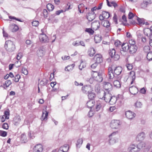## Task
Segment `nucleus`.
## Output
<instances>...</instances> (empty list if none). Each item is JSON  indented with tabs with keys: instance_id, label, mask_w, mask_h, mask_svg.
I'll use <instances>...</instances> for the list:
<instances>
[{
	"instance_id": "obj_22",
	"label": "nucleus",
	"mask_w": 152,
	"mask_h": 152,
	"mask_svg": "<svg viewBox=\"0 0 152 152\" xmlns=\"http://www.w3.org/2000/svg\"><path fill=\"white\" fill-rule=\"evenodd\" d=\"M48 114V112L46 110H43L42 113L41 118L42 121H46L47 119V117Z\"/></svg>"
},
{
	"instance_id": "obj_39",
	"label": "nucleus",
	"mask_w": 152,
	"mask_h": 152,
	"mask_svg": "<svg viewBox=\"0 0 152 152\" xmlns=\"http://www.w3.org/2000/svg\"><path fill=\"white\" fill-rule=\"evenodd\" d=\"M102 14L105 19H108L110 16V14L109 12L105 11L102 12Z\"/></svg>"
},
{
	"instance_id": "obj_29",
	"label": "nucleus",
	"mask_w": 152,
	"mask_h": 152,
	"mask_svg": "<svg viewBox=\"0 0 152 152\" xmlns=\"http://www.w3.org/2000/svg\"><path fill=\"white\" fill-rule=\"evenodd\" d=\"M129 75L131 76L132 81L131 82V84H132L133 83L136 78L135 73L133 71H131L130 72Z\"/></svg>"
},
{
	"instance_id": "obj_35",
	"label": "nucleus",
	"mask_w": 152,
	"mask_h": 152,
	"mask_svg": "<svg viewBox=\"0 0 152 152\" xmlns=\"http://www.w3.org/2000/svg\"><path fill=\"white\" fill-rule=\"evenodd\" d=\"M21 121V119L19 117H17L15 118L13 120L14 123L16 125H18Z\"/></svg>"
},
{
	"instance_id": "obj_36",
	"label": "nucleus",
	"mask_w": 152,
	"mask_h": 152,
	"mask_svg": "<svg viewBox=\"0 0 152 152\" xmlns=\"http://www.w3.org/2000/svg\"><path fill=\"white\" fill-rule=\"evenodd\" d=\"M47 8L49 11H52L54 9V6L51 4H48L47 5Z\"/></svg>"
},
{
	"instance_id": "obj_43",
	"label": "nucleus",
	"mask_w": 152,
	"mask_h": 152,
	"mask_svg": "<svg viewBox=\"0 0 152 152\" xmlns=\"http://www.w3.org/2000/svg\"><path fill=\"white\" fill-rule=\"evenodd\" d=\"M147 59L149 61L152 60V52H149L147 55Z\"/></svg>"
},
{
	"instance_id": "obj_33",
	"label": "nucleus",
	"mask_w": 152,
	"mask_h": 152,
	"mask_svg": "<svg viewBox=\"0 0 152 152\" xmlns=\"http://www.w3.org/2000/svg\"><path fill=\"white\" fill-rule=\"evenodd\" d=\"M107 5L109 7L112 6H114L115 7L117 6L118 5L114 1H111L110 3L108 0H106Z\"/></svg>"
},
{
	"instance_id": "obj_48",
	"label": "nucleus",
	"mask_w": 152,
	"mask_h": 152,
	"mask_svg": "<svg viewBox=\"0 0 152 152\" xmlns=\"http://www.w3.org/2000/svg\"><path fill=\"white\" fill-rule=\"evenodd\" d=\"M85 31L88 32L90 34H92L94 33V31L90 28H86L85 30Z\"/></svg>"
},
{
	"instance_id": "obj_4",
	"label": "nucleus",
	"mask_w": 152,
	"mask_h": 152,
	"mask_svg": "<svg viewBox=\"0 0 152 152\" xmlns=\"http://www.w3.org/2000/svg\"><path fill=\"white\" fill-rule=\"evenodd\" d=\"M128 152H139L140 151L139 144L136 145L134 144H131L129 147L127 149Z\"/></svg>"
},
{
	"instance_id": "obj_8",
	"label": "nucleus",
	"mask_w": 152,
	"mask_h": 152,
	"mask_svg": "<svg viewBox=\"0 0 152 152\" xmlns=\"http://www.w3.org/2000/svg\"><path fill=\"white\" fill-rule=\"evenodd\" d=\"M82 91L84 94H88L93 91L92 87L90 85H86L82 88Z\"/></svg>"
},
{
	"instance_id": "obj_45",
	"label": "nucleus",
	"mask_w": 152,
	"mask_h": 152,
	"mask_svg": "<svg viewBox=\"0 0 152 152\" xmlns=\"http://www.w3.org/2000/svg\"><path fill=\"white\" fill-rule=\"evenodd\" d=\"M60 148H62V149H63L64 152H67L69 149V147L67 145L61 147Z\"/></svg>"
},
{
	"instance_id": "obj_54",
	"label": "nucleus",
	"mask_w": 152,
	"mask_h": 152,
	"mask_svg": "<svg viewBox=\"0 0 152 152\" xmlns=\"http://www.w3.org/2000/svg\"><path fill=\"white\" fill-rule=\"evenodd\" d=\"M7 132L5 131H0V135L2 137H6L7 135Z\"/></svg>"
},
{
	"instance_id": "obj_5",
	"label": "nucleus",
	"mask_w": 152,
	"mask_h": 152,
	"mask_svg": "<svg viewBox=\"0 0 152 152\" xmlns=\"http://www.w3.org/2000/svg\"><path fill=\"white\" fill-rule=\"evenodd\" d=\"M109 54L111 57L115 60L117 61L119 59L120 56L116 52L114 48L110 49L109 50Z\"/></svg>"
},
{
	"instance_id": "obj_24",
	"label": "nucleus",
	"mask_w": 152,
	"mask_h": 152,
	"mask_svg": "<svg viewBox=\"0 0 152 152\" xmlns=\"http://www.w3.org/2000/svg\"><path fill=\"white\" fill-rule=\"evenodd\" d=\"M96 53V51L94 49L93 47H91L88 50V55L91 56H93Z\"/></svg>"
},
{
	"instance_id": "obj_1",
	"label": "nucleus",
	"mask_w": 152,
	"mask_h": 152,
	"mask_svg": "<svg viewBox=\"0 0 152 152\" xmlns=\"http://www.w3.org/2000/svg\"><path fill=\"white\" fill-rule=\"evenodd\" d=\"M108 75L109 79L113 78L115 75H119L122 72V68L121 67L117 66L114 68L113 67H109L108 69Z\"/></svg>"
},
{
	"instance_id": "obj_16",
	"label": "nucleus",
	"mask_w": 152,
	"mask_h": 152,
	"mask_svg": "<svg viewBox=\"0 0 152 152\" xmlns=\"http://www.w3.org/2000/svg\"><path fill=\"white\" fill-rule=\"evenodd\" d=\"M43 148L41 144L35 145L34 148L33 152H42Z\"/></svg>"
},
{
	"instance_id": "obj_42",
	"label": "nucleus",
	"mask_w": 152,
	"mask_h": 152,
	"mask_svg": "<svg viewBox=\"0 0 152 152\" xmlns=\"http://www.w3.org/2000/svg\"><path fill=\"white\" fill-rule=\"evenodd\" d=\"M83 140L82 139H78L76 144L77 146L78 147L80 148L83 143Z\"/></svg>"
},
{
	"instance_id": "obj_3",
	"label": "nucleus",
	"mask_w": 152,
	"mask_h": 152,
	"mask_svg": "<svg viewBox=\"0 0 152 152\" xmlns=\"http://www.w3.org/2000/svg\"><path fill=\"white\" fill-rule=\"evenodd\" d=\"M139 144L140 151L142 150L143 152H148L151 148V144L148 142H141Z\"/></svg>"
},
{
	"instance_id": "obj_53",
	"label": "nucleus",
	"mask_w": 152,
	"mask_h": 152,
	"mask_svg": "<svg viewBox=\"0 0 152 152\" xmlns=\"http://www.w3.org/2000/svg\"><path fill=\"white\" fill-rule=\"evenodd\" d=\"M114 44L115 46L119 47L121 45V43L120 41L117 40L115 41Z\"/></svg>"
},
{
	"instance_id": "obj_49",
	"label": "nucleus",
	"mask_w": 152,
	"mask_h": 152,
	"mask_svg": "<svg viewBox=\"0 0 152 152\" xmlns=\"http://www.w3.org/2000/svg\"><path fill=\"white\" fill-rule=\"evenodd\" d=\"M37 54L39 56L41 57L43 56V51L41 49H39L37 52Z\"/></svg>"
},
{
	"instance_id": "obj_52",
	"label": "nucleus",
	"mask_w": 152,
	"mask_h": 152,
	"mask_svg": "<svg viewBox=\"0 0 152 152\" xmlns=\"http://www.w3.org/2000/svg\"><path fill=\"white\" fill-rule=\"evenodd\" d=\"M126 66L128 70H130L133 68L132 65V64H128L126 65Z\"/></svg>"
},
{
	"instance_id": "obj_41",
	"label": "nucleus",
	"mask_w": 152,
	"mask_h": 152,
	"mask_svg": "<svg viewBox=\"0 0 152 152\" xmlns=\"http://www.w3.org/2000/svg\"><path fill=\"white\" fill-rule=\"evenodd\" d=\"M11 27L12 28V32L16 31L19 29L18 26L15 24L12 25L11 26Z\"/></svg>"
},
{
	"instance_id": "obj_38",
	"label": "nucleus",
	"mask_w": 152,
	"mask_h": 152,
	"mask_svg": "<svg viewBox=\"0 0 152 152\" xmlns=\"http://www.w3.org/2000/svg\"><path fill=\"white\" fill-rule=\"evenodd\" d=\"M78 10L80 13H83V12H83H81V10L83 9L84 7V5L83 4L81 3L79 4L78 6Z\"/></svg>"
},
{
	"instance_id": "obj_31",
	"label": "nucleus",
	"mask_w": 152,
	"mask_h": 152,
	"mask_svg": "<svg viewBox=\"0 0 152 152\" xmlns=\"http://www.w3.org/2000/svg\"><path fill=\"white\" fill-rule=\"evenodd\" d=\"M148 5H149V4L147 2H146L145 0H143V2L140 4V7L142 9H146Z\"/></svg>"
},
{
	"instance_id": "obj_9",
	"label": "nucleus",
	"mask_w": 152,
	"mask_h": 152,
	"mask_svg": "<svg viewBox=\"0 0 152 152\" xmlns=\"http://www.w3.org/2000/svg\"><path fill=\"white\" fill-rule=\"evenodd\" d=\"M92 76L95 80L99 82H101L103 80L102 74L97 72H94Z\"/></svg>"
},
{
	"instance_id": "obj_64",
	"label": "nucleus",
	"mask_w": 152,
	"mask_h": 152,
	"mask_svg": "<svg viewBox=\"0 0 152 152\" xmlns=\"http://www.w3.org/2000/svg\"><path fill=\"white\" fill-rule=\"evenodd\" d=\"M15 65L17 67H19L21 65V62L20 61L18 60L15 63Z\"/></svg>"
},
{
	"instance_id": "obj_58",
	"label": "nucleus",
	"mask_w": 152,
	"mask_h": 152,
	"mask_svg": "<svg viewBox=\"0 0 152 152\" xmlns=\"http://www.w3.org/2000/svg\"><path fill=\"white\" fill-rule=\"evenodd\" d=\"M22 56V54L21 53H19L17 55L16 58L18 60H19Z\"/></svg>"
},
{
	"instance_id": "obj_61",
	"label": "nucleus",
	"mask_w": 152,
	"mask_h": 152,
	"mask_svg": "<svg viewBox=\"0 0 152 152\" xmlns=\"http://www.w3.org/2000/svg\"><path fill=\"white\" fill-rule=\"evenodd\" d=\"M101 105L100 103H98L97 104L96 106V111H98L100 109Z\"/></svg>"
},
{
	"instance_id": "obj_46",
	"label": "nucleus",
	"mask_w": 152,
	"mask_h": 152,
	"mask_svg": "<svg viewBox=\"0 0 152 152\" xmlns=\"http://www.w3.org/2000/svg\"><path fill=\"white\" fill-rule=\"evenodd\" d=\"M20 77V75H15L14 78L13 79V80L15 82H17L18 81Z\"/></svg>"
},
{
	"instance_id": "obj_63",
	"label": "nucleus",
	"mask_w": 152,
	"mask_h": 152,
	"mask_svg": "<svg viewBox=\"0 0 152 152\" xmlns=\"http://www.w3.org/2000/svg\"><path fill=\"white\" fill-rule=\"evenodd\" d=\"M98 64V63L95 62V63L91 65V68L93 69L95 68L97 66Z\"/></svg>"
},
{
	"instance_id": "obj_30",
	"label": "nucleus",
	"mask_w": 152,
	"mask_h": 152,
	"mask_svg": "<svg viewBox=\"0 0 152 152\" xmlns=\"http://www.w3.org/2000/svg\"><path fill=\"white\" fill-rule=\"evenodd\" d=\"M75 66V64H74L69 65L65 67V70L68 71H72L73 69Z\"/></svg>"
},
{
	"instance_id": "obj_60",
	"label": "nucleus",
	"mask_w": 152,
	"mask_h": 152,
	"mask_svg": "<svg viewBox=\"0 0 152 152\" xmlns=\"http://www.w3.org/2000/svg\"><path fill=\"white\" fill-rule=\"evenodd\" d=\"M134 14L132 12H129L128 14V18L129 19H132L133 17H134Z\"/></svg>"
},
{
	"instance_id": "obj_47",
	"label": "nucleus",
	"mask_w": 152,
	"mask_h": 152,
	"mask_svg": "<svg viewBox=\"0 0 152 152\" xmlns=\"http://www.w3.org/2000/svg\"><path fill=\"white\" fill-rule=\"evenodd\" d=\"M129 46L134 45H136V42L133 39H131L129 40Z\"/></svg>"
},
{
	"instance_id": "obj_2",
	"label": "nucleus",
	"mask_w": 152,
	"mask_h": 152,
	"mask_svg": "<svg viewBox=\"0 0 152 152\" xmlns=\"http://www.w3.org/2000/svg\"><path fill=\"white\" fill-rule=\"evenodd\" d=\"M4 48L8 52H13L15 49V45L14 42L11 40L7 41L5 42Z\"/></svg>"
},
{
	"instance_id": "obj_11",
	"label": "nucleus",
	"mask_w": 152,
	"mask_h": 152,
	"mask_svg": "<svg viewBox=\"0 0 152 152\" xmlns=\"http://www.w3.org/2000/svg\"><path fill=\"white\" fill-rule=\"evenodd\" d=\"M145 137V134L144 132H141L138 134L136 137V140L137 141L141 142L143 141Z\"/></svg>"
},
{
	"instance_id": "obj_55",
	"label": "nucleus",
	"mask_w": 152,
	"mask_h": 152,
	"mask_svg": "<svg viewBox=\"0 0 152 152\" xmlns=\"http://www.w3.org/2000/svg\"><path fill=\"white\" fill-rule=\"evenodd\" d=\"M43 13L44 18H47L48 16V12L46 9L43 10Z\"/></svg>"
},
{
	"instance_id": "obj_26",
	"label": "nucleus",
	"mask_w": 152,
	"mask_h": 152,
	"mask_svg": "<svg viewBox=\"0 0 152 152\" xmlns=\"http://www.w3.org/2000/svg\"><path fill=\"white\" fill-rule=\"evenodd\" d=\"M123 51L126 52L129 50V45L128 43H123L121 45Z\"/></svg>"
},
{
	"instance_id": "obj_25",
	"label": "nucleus",
	"mask_w": 152,
	"mask_h": 152,
	"mask_svg": "<svg viewBox=\"0 0 152 152\" xmlns=\"http://www.w3.org/2000/svg\"><path fill=\"white\" fill-rule=\"evenodd\" d=\"M117 100V97L116 96H112L108 103L111 105H113L116 103Z\"/></svg>"
},
{
	"instance_id": "obj_17",
	"label": "nucleus",
	"mask_w": 152,
	"mask_h": 152,
	"mask_svg": "<svg viewBox=\"0 0 152 152\" xmlns=\"http://www.w3.org/2000/svg\"><path fill=\"white\" fill-rule=\"evenodd\" d=\"M86 16L88 21H91L95 18V14L94 12H91L88 13Z\"/></svg>"
},
{
	"instance_id": "obj_34",
	"label": "nucleus",
	"mask_w": 152,
	"mask_h": 152,
	"mask_svg": "<svg viewBox=\"0 0 152 152\" xmlns=\"http://www.w3.org/2000/svg\"><path fill=\"white\" fill-rule=\"evenodd\" d=\"M88 94V98L90 100H93L96 96L95 94L94 93L92 92V91L89 93Z\"/></svg>"
},
{
	"instance_id": "obj_13",
	"label": "nucleus",
	"mask_w": 152,
	"mask_h": 152,
	"mask_svg": "<svg viewBox=\"0 0 152 152\" xmlns=\"http://www.w3.org/2000/svg\"><path fill=\"white\" fill-rule=\"evenodd\" d=\"M125 115L128 119H132L135 117V114L134 113L130 110H128L126 112Z\"/></svg>"
},
{
	"instance_id": "obj_20",
	"label": "nucleus",
	"mask_w": 152,
	"mask_h": 152,
	"mask_svg": "<svg viewBox=\"0 0 152 152\" xmlns=\"http://www.w3.org/2000/svg\"><path fill=\"white\" fill-rule=\"evenodd\" d=\"M99 22L98 20L95 21L91 23V27L95 30H97L100 27Z\"/></svg>"
},
{
	"instance_id": "obj_23",
	"label": "nucleus",
	"mask_w": 152,
	"mask_h": 152,
	"mask_svg": "<svg viewBox=\"0 0 152 152\" xmlns=\"http://www.w3.org/2000/svg\"><path fill=\"white\" fill-rule=\"evenodd\" d=\"M137 47L136 45L129 46V51L131 54H133L135 53L137 51Z\"/></svg>"
},
{
	"instance_id": "obj_37",
	"label": "nucleus",
	"mask_w": 152,
	"mask_h": 152,
	"mask_svg": "<svg viewBox=\"0 0 152 152\" xmlns=\"http://www.w3.org/2000/svg\"><path fill=\"white\" fill-rule=\"evenodd\" d=\"M113 85L116 88H119L121 86L120 82L117 80H116L114 81Z\"/></svg>"
},
{
	"instance_id": "obj_10",
	"label": "nucleus",
	"mask_w": 152,
	"mask_h": 152,
	"mask_svg": "<svg viewBox=\"0 0 152 152\" xmlns=\"http://www.w3.org/2000/svg\"><path fill=\"white\" fill-rule=\"evenodd\" d=\"M102 25L104 27L106 28L105 30L107 32H108L111 30V28L110 26V24L108 20H104L102 22Z\"/></svg>"
},
{
	"instance_id": "obj_56",
	"label": "nucleus",
	"mask_w": 152,
	"mask_h": 152,
	"mask_svg": "<svg viewBox=\"0 0 152 152\" xmlns=\"http://www.w3.org/2000/svg\"><path fill=\"white\" fill-rule=\"evenodd\" d=\"M9 18L10 19H15L18 21H19L20 22H23L20 19H18V18H15V17L14 16H9Z\"/></svg>"
},
{
	"instance_id": "obj_57",
	"label": "nucleus",
	"mask_w": 152,
	"mask_h": 152,
	"mask_svg": "<svg viewBox=\"0 0 152 152\" xmlns=\"http://www.w3.org/2000/svg\"><path fill=\"white\" fill-rule=\"evenodd\" d=\"M39 24V22L37 21H33L32 22V24L34 26H37Z\"/></svg>"
},
{
	"instance_id": "obj_6",
	"label": "nucleus",
	"mask_w": 152,
	"mask_h": 152,
	"mask_svg": "<svg viewBox=\"0 0 152 152\" xmlns=\"http://www.w3.org/2000/svg\"><path fill=\"white\" fill-rule=\"evenodd\" d=\"M121 123L119 120H112L110 124V127L113 129H117L119 128Z\"/></svg>"
},
{
	"instance_id": "obj_32",
	"label": "nucleus",
	"mask_w": 152,
	"mask_h": 152,
	"mask_svg": "<svg viewBox=\"0 0 152 152\" xmlns=\"http://www.w3.org/2000/svg\"><path fill=\"white\" fill-rule=\"evenodd\" d=\"M94 39L95 42L96 43H98L101 41L102 38L100 36L96 35L94 37Z\"/></svg>"
},
{
	"instance_id": "obj_28",
	"label": "nucleus",
	"mask_w": 152,
	"mask_h": 152,
	"mask_svg": "<svg viewBox=\"0 0 152 152\" xmlns=\"http://www.w3.org/2000/svg\"><path fill=\"white\" fill-rule=\"evenodd\" d=\"M94 105V101L93 100H89L86 104V106L89 108H91Z\"/></svg>"
},
{
	"instance_id": "obj_18",
	"label": "nucleus",
	"mask_w": 152,
	"mask_h": 152,
	"mask_svg": "<svg viewBox=\"0 0 152 152\" xmlns=\"http://www.w3.org/2000/svg\"><path fill=\"white\" fill-rule=\"evenodd\" d=\"M39 38L40 41L43 42H48V37L44 34H40L39 36Z\"/></svg>"
},
{
	"instance_id": "obj_51",
	"label": "nucleus",
	"mask_w": 152,
	"mask_h": 152,
	"mask_svg": "<svg viewBox=\"0 0 152 152\" xmlns=\"http://www.w3.org/2000/svg\"><path fill=\"white\" fill-rule=\"evenodd\" d=\"M135 105L137 108H140L142 106V104L140 102L137 101L135 104Z\"/></svg>"
},
{
	"instance_id": "obj_12",
	"label": "nucleus",
	"mask_w": 152,
	"mask_h": 152,
	"mask_svg": "<svg viewBox=\"0 0 152 152\" xmlns=\"http://www.w3.org/2000/svg\"><path fill=\"white\" fill-rule=\"evenodd\" d=\"M144 34L148 37L149 38H152V32L149 28H144L143 30Z\"/></svg>"
},
{
	"instance_id": "obj_7",
	"label": "nucleus",
	"mask_w": 152,
	"mask_h": 152,
	"mask_svg": "<svg viewBox=\"0 0 152 152\" xmlns=\"http://www.w3.org/2000/svg\"><path fill=\"white\" fill-rule=\"evenodd\" d=\"M116 133H113L109 136L110 140L109 142L110 144L113 145L117 142L118 141V138L117 135L116 134Z\"/></svg>"
},
{
	"instance_id": "obj_62",
	"label": "nucleus",
	"mask_w": 152,
	"mask_h": 152,
	"mask_svg": "<svg viewBox=\"0 0 152 152\" xmlns=\"http://www.w3.org/2000/svg\"><path fill=\"white\" fill-rule=\"evenodd\" d=\"M70 58V57L69 56H64L61 57V58L63 60H66L69 59Z\"/></svg>"
},
{
	"instance_id": "obj_50",
	"label": "nucleus",
	"mask_w": 152,
	"mask_h": 152,
	"mask_svg": "<svg viewBox=\"0 0 152 152\" xmlns=\"http://www.w3.org/2000/svg\"><path fill=\"white\" fill-rule=\"evenodd\" d=\"M22 72L25 75H26L28 74V71L27 69L24 67H23L22 69Z\"/></svg>"
},
{
	"instance_id": "obj_19",
	"label": "nucleus",
	"mask_w": 152,
	"mask_h": 152,
	"mask_svg": "<svg viewBox=\"0 0 152 152\" xmlns=\"http://www.w3.org/2000/svg\"><path fill=\"white\" fill-rule=\"evenodd\" d=\"M129 90L130 93L133 95L136 94L138 91V88L134 86H132L130 87L129 88Z\"/></svg>"
},
{
	"instance_id": "obj_21",
	"label": "nucleus",
	"mask_w": 152,
	"mask_h": 152,
	"mask_svg": "<svg viewBox=\"0 0 152 152\" xmlns=\"http://www.w3.org/2000/svg\"><path fill=\"white\" fill-rule=\"evenodd\" d=\"M94 59L96 62L98 64L100 63L102 61V58L101 55L97 54L95 55L94 57Z\"/></svg>"
},
{
	"instance_id": "obj_40",
	"label": "nucleus",
	"mask_w": 152,
	"mask_h": 152,
	"mask_svg": "<svg viewBox=\"0 0 152 152\" xmlns=\"http://www.w3.org/2000/svg\"><path fill=\"white\" fill-rule=\"evenodd\" d=\"M12 84L11 81L10 80H7L3 84L4 86L6 87V88L8 87Z\"/></svg>"
},
{
	"instance_id": "obj_27",
	"label": "nucleus",
	"mask_w": 152,
	"mask_h": 152,
	"mask_svg": "<svg viewBox=\"0 0 152 152\" xmlns=\"http://www.w3.org/2000/svg\"><path fill=\"white\" fill-rule=\"evenodd\" d=\"M137 20L139 24L141 25H144L145 24V25H149L148 22H145V20L143 18H137Z\"/></svg>"
},
{
	"instance_id": "obj_59",
	"label": "nucleus",
	"mask_w": 152,
	"mask_h": 152,
	"mask_svg": "<svg viewBox=\"0 0 152 152\" xmlns=\"http://www.w3.org/2000/svg\"><path fill=\"white\" fill-rule=\"evenodd\" d=\"M2 127L4 129H8V124L6 123H4L2 126Z\"/></svg>"
},
{
	"instance_id": "obj_15",
	"label": "nucleus",
	"mask_w": 152,
	"mask_h": 152,
	"mask_svg": "<svg viewBox=\"0 0 152 152\" xmlns=\"http://www.w3.org/2000/svg\"><path fill=\"white\" fill-rule=\"evenodd\" d=\"M104 88L107 90L108 92L112 90V85L109 82H103Z\"/></svg>"
},
{
	"instance_id": "obj_14",
	"label": "nucleus",
	"mask_w": 152,
	"mask_h": 152,
	"mask_svg": "<svg viewBox=\"0 0 152 152\" xmlns=\"http://www.w3.org/2000/svg\"><path fill=\"white\" fill-rule=\"evenodd\" d=\"M112 95L109 92L104 93V96L102 97V99L104 98V100L106 102H108L112 96Z\"/></svg>"
},
{
	"instance_id": "obj_44",
	"label": "nucleus",
	"mask_w": 152,
	"mask_h": 152,
	"mask_svg": "<svg viewBox=\"0 0 152 152\" xmlns=\"http://www.w3.org/2000/svg\"><path fill=\"white\" fill-rule=\"evenodd\" d=\"M10 114V113L9 110L8 111H5L4 112L3 115L5 117V119H9Z\"/></svg>"
}]
</instances>
